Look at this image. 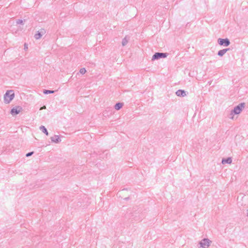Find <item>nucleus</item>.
Masks as SVG:
<instances>
[{"label":"nucleus","mask_w":248,"mask_h":248,"mask_svg":"<svg viewBox=\"0 0 248 248\" xmlns=\"http://www.w3.org/2000/svg\"><path fill=\"white\" fill-rule=\"evenodd\" d=\"M168 53H162V52H156L155 53L153 57L152 60H158L160 58H165L167 57Z\"/></svg>","instance_id":"obj_3"},{"label":"nucleus","mask_w":248,"mask_h":248,"mask_svg":"<svg viewBox=\"0 0 248 248\" xmlns=\"http://www.w3.org/2000/svg\"><path fill=\"white\" fill-rule=\"evenodd\" d=\"M128 199H129V197H127V198H124V200H127Z\"/></svg>","instance_id":"obj_21"},{"label":"nucleus","mask_w":248,"mask_h":248,"mask_svg":"<svg viewBox=\"0 0 248 248\" xmlns=\"http://www.w3.org/2000/svg\"><path fill=\"white\" fill-rule=\"evenodd\" d=\"M211 242V241L209 239L204 238L199 242V244L200 245V247L202 248H208L210 246Z\"/></svg>","instance_id":"obj_4"},{"label":"nucleus","mask_w":248,"mask_h":248,"mask_svg":"<svg viewBox=\"0 0 248 248\" xmlns=\"http://www.w3.org/2000/svg\"><path fill=\"white\" fill-rule=\"evenodd\" d=\"M218 44L220 46H228L230 44V41L228 38H218L217 40Z\"/></svg>","instance_id":"obj_5"},{"label":"nucleus","mask_w":248,"mask_h":248,"mask_svg":"<svg viewBox=\"0 0 248 248\" xmlns=\"http://www.w3.org/2000/svg\"><path fill=\"white\" fill-rule=\"evenodd\" d=\"M51 140L52 142L56 143H59L61 141V139H60V136L56 135L51 138Z\"/></svg>","instance_id":"obj_8"},{"label":"nucleus","mask_w":248,"mask_h":248,"mask_svg":"<svg viewBox=\"0 0 248 248\" xmlns=\"http://www.w3.org/2000/svg\"><path fill=\"white\" fill-rule=\"evenodd\" d=\"M16 24H23V20L22 19H17L16 21Z\"/></svg>","instance_id":"obj_17"},{"label":"nucleus","mask_w":248,"mask_h":248,"mask_svg":"<svg viewBox=\"0 0 248 248\" xmlns=\"http://www.w3.org/2000/svg\"><path fill=\"white\" fill-rule=\"evenodd\" d=\"M21 109V108H19V107L18 108H13L11 110V113L13 116L16 115L20 112Z\"/></svg>","instance_id":"obj_7"},{"label":"nucleus","mask_w":248,"mask_h":248,"mask_svg":"<svg viewBox=\"0 0 248 248\" xmlns=\"http://www.w3.org/2000/svg\"><path fill=\"white\" fill-rule=\"evenodd\" d=\"M39 128L42 131V132H43L46 135H47V136L48 135V131L45 126L41 125L40 126Z\"/></svg>","instance_id":"obj_13"},{"label":"nucleus","mask_w":248,"mask_h":248,"mask_svg":"<svg viewBox=\"0 0 248 248\" xmlns=\"http://www.w3.org/2000/svg\"><path fill=\"white\" fill-rule=\"evenodd\" d=\"M34 154V152H30L26 155V157H29Z\"/></svg>","instance_id":"obj_18"},{"label":"nucleus","mask_w":248,"mask_h":248,"mask_svg":"<svg viewBox=\"0 0 248 248\" xmlns=\"http://www.w3.org/2000/svg\"><path fill=\"white\" fill-rule=\"evenodd\" d=\"M86 72V70L85 69V68H81L79 70V72L80 74H84Z\"/></svg>","instance_id":"obj_16"},{"label":"nucleus","mask_w":248,"mask_h":248,"mask_svg":"<svg viewBox=\"0 0 248 248\" xmlns=\"http://www.w3.org/2000/svg\"><path fill=\"white\" fill-rule=\"evenodd\" d=\"M245 106V103H241L239 104L237 106L235 107L234 108V109H232L230 113V115H233V114H239L241 113V112L242 110V109L244 108Z\"/></svg>","instance_id":"obj_2"},{"label":"nucleus","mask_w":248,"mask_h":248,"mask_svg":"<svg viewBox=\"0 0 248 248\" xmlns=\"http://www.w3.org/2000/svg\"><path fill=\"white\" fill-rule=\"evenodd\" d=\"M27 49H28V45L27 44L25 43L24 44V49L26 50Z\"/></svg>","instance_id":"obj_19"},{"label":"nucleus","mask_w":248,"mask_h":248,"mask_svg":"<svg viewBox=\"0 0 248 248\" xmlns=\"http://www.w3.org/2000/svg\"><path fill=\"white\" fill-rule=\"evenodd\" d=\"M129 37H127V36H125L122 40V46H125L127 45L128 41H129Z\"/></svg>","instance_id":"obj_14"},{"label":"nucleus","mask_w":248,"mask_h":248,"mask_svg":"<svg viewBox=\"0 0 248 248\" xmlns=\"http://www.w3.org/2000/svg\"><path fill=\"white\" fill-rule=\"evenodd\" d=\"M230 48H224L221 50H220L217 52V55L220 56L222 57L228 51L230 50Z\"/></svg>","instance_id":"obj_10"},{"label":"nucleus","mask_w":248,"mask_h":248,"mask_svg":"<svg viewBox=\"0 0 248 248\" xmlns=\"http://www.w3.org/2000/svg\"><path fill=\"white\" fill-rule=\"evenodd\" d=\"M46 31L44 29H42L40 30V31H38L37 33L34 35V38L36 39H40L42 35L45 33Z\"/></svg>","instance_id":"obj_6"},{"label":"nucleus","mask_w":248,"mask_h":248,"mask_svg":"<svg viewBox=\"0 0 248 248\" xmlns=\"http://www.w3.org/2000/svg\"><path fill=\"white\" fill-rule=\"evenodd\" d=\"M176 94L178 96H181V97H184V96H186V92L184 90H178V91H177L176 92Z\"/></svg>","instance_id":"obj_9"},{"label":"nucleus","mask_w":248,"mask_h":248,"mask_svg":"<svg viewBox=\"0 0 248 248\" xmlns=\"http://www.w3.org/2000/svg\"><path fill=\"white\" fill-rule=\"evenodd\" d=\"M46 108V106H44L43 107L41 108L40 110L43 109H45Z\"/></svg>","instance_id":"obj_20"},{"label":"nucleus","mask_w":248,"mask_h":248,"mask_svg":"<svg viewBox=\"0 0 248 248\" xmlns=\"http://www.w3.org/2000/svg\"><path fill=\"white\" fill-rule=\"evenodd\" d=\"M232 162V159L231 157H228V158H223L222 159V161H221V163L223 164H224L225 163H227V164H231Z\"/></svg>","instance_id":"obj_11"},{"label":"nucleus","mask_w":248,"mask_h":248,"mask_svg":"<svg viewBox=\"0 0 248 248\" xmlns=\"http://www.w3.org/2000/svg\"><path fill=\"white\" fill-rule=\"evenodd\" d=\"M123 106V103H117L114 106V108L117 110H120Z\"/></svg>","instance_id":"obj_12"},{"label":"nucleus","mask_w":248,"mask_h":248,"mask_svg":"<svg viewBox=\"0 0 248 248\" xmlns=\"http://www.w3.org/2000/svg\"><path fill=\"white\" fill-rule=\"evenodd\" d=\"M15 93L13 90H8L4 95V102L9 104L14 98Z\"/></svg>","instance_id":"obj_1"},{"label":"nucleus","mask_w":248,"mask_h":248,"mask_svg":"<svg viewBox=\"0 0 248 248\" xmlns=\"http://www.w3.org/2000/svg\"><path fill=\"white\" fill-rule=\"evenodd\" d=\"M55 92V91L53 90H44L43 93L45 94H47L49 93H54Z\"/></svg>","instance_id":"obj_15"}]
</instances>
